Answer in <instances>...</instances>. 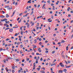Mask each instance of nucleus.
Segmentation results:
<instances>
[{"instance_id": "obj_1", "label": "nucleus", "mask_w": 73, "mask_h": 73, "mask_svg": "<svg viewBox=\"0 0 73 73\" xmlns=\"http://www.w3.org/2000/svg\"><path fill=\"white\" fill-rule=\"evenodd\" d=\"M46 5V4H44V5L43 6H42V9H46V8H45V5Z\"/></svg>"}, {"instance_id": "obj_2", "label": "nucleus", "mask_w": 73, "mask_h": 73, "mask_svg": "<svg viewBox=\"0 0 73 73\" xmlns=\"http://www.w3.org/2000/svg\"><path fill=\"white\" fill-rule=\"evenodd\" d=\"M15 12H16V11H14L12 15L11 16V17H12L13 16V15H15Z\"/></svg>"}, {"instance_id": "obj_3", "label": "nucleus", "mask_w": 73, "mask_h": 73, "mask_svg": "<svg viewBox=\"0 0 73 73\" xmlns=\"http://www.w3.org/2000/svg\"><path fill=\"white\" fill-rule=\"evenodd\" d=\"M38 51H39V52H41V49H40V48H38Z\"/></svg>"}, {"instance_id": "obj_4", "label": "nucleus", "mask_w": 73, "mask_h": 73, "mask_svg": "<svg viewBox=\"0 0 73 73\" xmlns=\"http://www.w3.org/2000/svg\"><path fill=\"white\" fill-rule=\"evenodd\" d=\"M9 31L10 32H12V31H13V29H12V28H11V29H10L9 30Z\"/></svg>"}, {"instance_id": "obj_5", "label": "nucleus", "mask_w": 73, "mask_h": 73, "mask_svg": "<svg viewBox=\"0 0 73 73\" xmlns=\"http://www.w3.org/2000/svg\"><path fill=\"white\" fill-rule=\"evenodd\" d=\"M6 17H7V18L8 17H9V15H8V14H7L6 15Z\"/></svg>"}, {"instance_id": "obj_6", "label": "nucleus", "mask_w": 73, "mask_h": 73, "mask_svg": "<svg viewBox=\"0 0 73 73\" xmlns=\"http://www.w3.org/2000/svg\"><path fill=\"white\" fill-rule=\"evenodd\" d=\"M31 0H30L29 1H28V3H32V2H31Z\"/></svg>"}, {"instance_id": "obj_7", "label": "nucleus", "mask_w": 73, "mask_h": 73, "mask_svg": "<svg viewBox=\"0 0 73 73\" xmlns=\"http://www.w3.org/2000/svg\"><path fill=\"white\" fill-rule=\"evenodd\" d=\"M40 72H41V73H45V71H43V70H41L40 71Z\"/></svg>"}, {"instance_id": "obj_8", "label": "nucleus", "mask_w": 73, "mask_h": 73, "mask_svg": "<svg viewBox=\"0 0 73 73\" xmlns=\"http://www.w3.org/2000/svg\"><path fill=\"white\" fill-rule=\"evenodd\" d=\"M54 53H55V50H54L52 52V54H53Z\"/></svg>"}, {"instance_id": "obj_9", "label": "nucleus", "mask_w": 73, "mask_h": 73, "mask_svg": "<svg viewBox=\"0 0 73 73\" xmlns=\"http://www.w3.org/2000/svg\"><path fill=\"white\" fill-rule=\"evenodd\" d=\"M63 71L64 72H66V69H64L63 70Z\"/></svg>"}, {"instance_id": "obj_10", "label": "nucleus", "mask_w": 73, "mask_h": 73, "mask_svg": "<svg viewBox=\"0 0 73 73\" xmlns=\"http://www.w3.org/2000/svg\"><path fill=\"white\" fill-rule=\"evenodd\" d=\"M9 45H8V46H11V45H12V46H13V44H8Z\"/></svg>"}, {"instance_id": "obj_11", "label": "nucleus", "mask_w": 73, "mask_h": 73, "mask_svg": "<svg viewBox=\"0 0 73 73\" xmlns=\"http://www.w3.org/2000/svg\"><path fill=\"white\" fill-rule=\"evenodd\" d=\"M1 18H3V17H5V16H1Z\"/></svg>"}, {"instance_id": "obj_12", "label": "nucleus", "mask_w": 73, "mask_h": 73, "mask_svg": "<svg viewBox=\"0 0 73 73\" xmlns=\"http://www.w3.org/2000/svg\"><path fill=\"white\" fill-rule=\"evenodd\" d=\"M7 9L8 10H10L11 9V8L10 7H8Z\"/></svg>"}, {"instance_id": "obj_13", "label": "nucleus", "mask_w": 73, "mask_h": 73, "mask_svg": "<svg viewBox=\"0 0 73 73\" xmlns=\"http://www.w3.org/2000/svg\"><path fill=\"white\" fill-rule=\"evenodd\" d=\"M65 42V41H64V40H62V41H61V42L62 43H63V42Z\"/></svg>"}, {"instance_id": "obj_14", "label": "nucleus", "mask_w": 73, "mask_h": 73, "mask_svg": "<svg viewBox=\"0 0 73 73\" xmlns=\"http://www.w3.org/2000/svg\"><path fill=\"white\" fill-rule=\"evenodd\" d=\"M33 11H32L31 13H30V15H32L33 14Z\"/></svg>"}, {"instance_id": "obj_15", "label": "nucleus", "mask_w": 73, "mask_h": 73, "mask_svg": "<svg viewBox=\"0 0 73 73\" xmlns=\"http://www.w3.org/2000/svg\"><path fill=\"white\" fill-rule=\"evenodd\" d=\"M52 7H53V10H55V9L54 8H55V7H54V6H53Z\"/></svg>"}, {"instance_id": "obj_16", "label": "nucleus", "mask_w": 73, "mask_h": 73, "mask_svg": "<svg viewBox=\"0 0 73 73\" xmlns=\"http://www.w3.org/2000/svg\"><path fill=\"white\" fill-rule=\"evenodd\" d=\"M21 35H23V31H21Z\"/></svg>"}, {"instance_id": "obj_17", "label": "nucleus", "mask_w": 73, "mask_h": 73, "mask_svg": "<svg viewBox=\"0 0 73 73\" xmlns=\"http://www.w3.org/2000/svg\"><path fill=\"white\" fill-rule=\"evenodd\" d=\"M33 65H34V66H36V64L35 63V62H34V63Z\"/></svg>"}, {"instance_id": "obj_18", "label": "nucleus", "mask_w": 73, "mask_h": 73, "mask_svg": "<svg viewBox=\"0 0 73 73\" xmlns=\"http://www.w3.org/2000/svg\"><path fill=\"white\" fill-rule=\"evenodd\" d=\"M16 61L17 62L19 61V59H17L16 60Z\"/></svg>"}, {"instance_id": "obj_19", "label": "nucleus", "mask_w": 73, "mask_h": 73, "mask_svg": "<svg viewBox=\"0 0 73 73\" xmlns=\"http://www.w3.org/2000/svg\"><path fill=\"white\" fill-rule=\"evenodd\" d=\"M3 21H7V19H3Z\"/></svg>"}, {"instance_id": "obj_20", "label": "nucleus", "mask_w": 73, "mask_h": 73, "mask_svg": "<svg viewBox=\"0 0 73 73\" xmlns=\"http://www.w3.org/2000/svg\"><path fill=\"white\" fill-rule=\"evenodd\" d=\"M10 29V28H7L5 30V31H6V30H8V29Z\"/></svg>"}, {"instance_id": "obj_21", "label": "nucleus", "mask_w": 73, "mask_h": 73, "mask_svg": "<svg viewBox=\"0 0 73 73\" xmlns=\"http://www.w3.org/2000/svg\"><path fill=\"white\" fill-rule=\"evenodd\" d=\"M21 19H20V20L18 21V23H20V22H21Z\"/></svg>"}, {"instance_id": "obj_22", "label": "nucleus", "mask_w": 73, "mask_h": 73, "mask_svg": "<svg viewBox=\"0 0 73 73\" xmlns=\"http://www.w3.org/2000/svg\"><path fill=\"white\" fill-rule=\"evenodd\" d=\"M66 50H68V46H67L66 48Z\"/></svg>"}, {"instance_id": "obj_23", "label": "nucleus", "mask_w": 73, "mask_h": 73, "mask_svg": "<svg viewBox=\"0 0 73 73\" xmlns=\"http://www.w3.org/2000/svg\"><path fill=\"white\" fill-rule=\"evenodd\" d=\"M12 68L13 70L15 69V66L12 67Z\"/></svg>"}, {"instance_id": "obj_24", "label": "nucleus", "mask_w": 73, "mask_h": 73, "mask_svg": "<svg viewBox=\"0 0 73 73\" xmlns=\"http://www.w3.org/2000/svg\"><path fill=\"white\" fill-rule=\"evenodd\" d=\"M27 27H28V28H29V24H28L27 25Z\"/></svg>"}, {"instance_id": "obj_25", "label": "nucleus", "mask_w": 73, "mask_h": 73, "mask_svg": "<svg viewBox=\"0 0 73 73\" xmlns=\"http://www.w3.org/2000/svg\"><path fill=\"white\" fill-rule=\"evenodd\" d=\"M73 38V35H72V36H71V39H72V38Z\"/></svg>"}, {"instance_id": "obj_26", "label": "nucleus", "mask_w": 73, "mask_h": 73, "mask_svg": "<svg viewBox=\"0 0 73 73\" xmlns=\"http://www.w3.org/2000/svg\"><path fill=\"white\" fill-rule=\"evenodd\" d=\"M60 66H61L62 65V63H60Z\"/></svg>"}, {"instance_id": "obj_27", "label": "nucleus", "mask_w": 73, "mask_h": 73, "mask_svg": "<svg viewBox=\"0 0 73 73\" xmlns=\"http://www.w3.org/2000/svg\"><path fill=\"white\" fill-rule=\"evenodd\" d=\"M48 50H46V51H45V53H48Z\"/></svg>"}, {"instance_id": "obj_28", "label": "nucleus", "mask_w": 73, "mask_h": 73, "mask_svg": "<svg viewBox=\"0 0 73 73\" xmlns=\"http://www.w3.org/2000/svg\"><path fill=\"white\" fill-rule=\"evenodd\" d=\"M21 48H23V44H21Z\"/></svg>"}, {"instance_id": "obj_29", "label": "nucleus", "mask_w": 73, "mask_h": 73, "mask_svg": "<svg viewBox=\"0 0 73 73\" xmlns=\"http://www.w3.org/2000/svg\"><path fill=\"white\" fill-rule=\"evenodd\" d=\"M38 69V70H40V68H37V70Z\"/></svg>"}, {"instance_id": "obj_30", "label": "nucleus", "mask_w": 73, "mask_h": 73, "mask_svg": "<svg viewBox=\"0 0 73 73\" xmlns=\"http://www.w3.org/2000/svg\"><path fill=\"white\" fill-rule=\"evenodd\" d=\"M2 12L3 13V14H4V13H5V12H4V11H2Z\"/></svg>"}, {"instance_id": "obj_31", "label": "nucleus", "mask_w": 73, "mask_h": 73, "mask_svg": "<svg viewBox=\"0 0 73 73\" xmlns=\"http://www.w3.org/2000/svg\"><path fill=\"white\" fill-rule=\"evenodd\" d=\"M18 28V26H17V27H13V28Z\"/></svg>"}, {"instance_id": "obj_32", "label": "nucleus", "mask_w": 73, "mask_h": 73, "mask_svg": "<svg viewBox=\"0 0 73 73\" xmlns=\"http://www.w3.org/2000/svg\"><path fill=\"white\" fill-rule=\"evenodd\" d=\"M15 36H17V33H16L15 35Z\"/></svg>"}, {"instance_id": "obj_33", "label": "nucleus", "mask_w": 73, "mask_h": 73, "mask_svg": "<svg viewBox=\"0 0 73 73\" xmlns=\"http://www.w3.org/2000/svg\"><path fill=\"white\" fill-rule=\"evenodd\" d=\"M36 55H40V54H38V52H37L36 53Z\"/></svg>"}, {"instance_id": "obj_34", "label": "nucleus", "mask_w": 73, "mask_h": 73, "mask_svg": "<svg viewBox=\"0 0 73 73\" xmlns=\"http://www.w3.org/2000/svg\"><path fill=\"white\" fill-rule=\"evenodd\" d=\"M73 23V20H72L70 22V23Z\"/></svg>"}, {"instance_id": "obj_35", "label": "nucleus", "mask_w": 73, "mask_h": 73, "mask_svg": "<svg viewBox=\"0 0 73 73\" xmlns=\"http://www.w3.org/2000/svg\"><path fill=\"white\" fill-rule=\"evenodd\" d=\"M61 66H62V67H64V65L63 64H62Z\"/></svg>"}, {"instance_id": "obj_36", "label": "nucleus", "mask_w": 73, "mask_h": 73, "mask_svg": "<svg viewBox=\"0 0 73 73\" xmlns=\"http://www.w3.org/2000/svg\"><path fill=\"white\" fill-rule=\"evenodd\" d=\"M52 13H53V12H52V11H50V13L51 14H52Z\"/></svg>"}, {"instance_id": "obj_37", "label": "nucleus", "mask_w": 73, "mask_h": 73, "mask_svg": "<svg viewBox=\"0 0 73 73\" xmlns=\"http://www.w3.org/2000/svg\"><path fill=\"white\" fill-rule=\"evenodd\" d=\"M40 5H38V6H37L38 8H39V7H40Z\"/></svg>"}, {"instance_id": "obj_38", "label": "nucleus", "mask_w": 73, "mask_h": 73, "mask_svg": "<svg viewBox=\"0 0 73 73\" xmlns=\"http://www.w3.org/2000/svg\"><path fill=\"white\" fill-rule=\"evenodd\" d=\"M25 61V60H24V59H23L22 60V62H24Z\"/></svg>"}, {"instance_id": "obj_39", "label": "nucleus", "mask_w": 73, "mask_h": 73, "mask_svg": "<svg viewBox=\"0 0 73 73\" xmlns=\"http://www.w3.org/2000/svg\"><path fill=\"white\" fill-rule=\"evenodd\" d=\"M6 61H5V59H4V60H3V62H5H5H6Z\"/></svg>"}, {"instance_id": "obj_40", "label": "nucleus", "mask_w": 73, "mask_h": 73, "mask_svg": "<svg viewBox=\"0 0 73 73\" xmlns=\"http://www.w3.org/2000/svg\"><path fill=\"white\" fill-rule=\"evenodd\" d=\"M37 48V47L36 46H34V48H33V49H34V48Z\"/></svg>"}, {"instance_id": "obj_41", "label": "nucleus", "mask_w": 73, "mask_h": 73, "mask_svg": "<svg viewBox=\"0 0 73 73\" xmlns=\"http://www.w3.org/2000/svg\"><path fill=\"white\" fill-rule=\"evenodd\" d=\"M18 72H19V73H20V72H21V70H19L18 71Z\"/></svg>"}, {"instance_id": "obj_42", "label": "nucleus", "mask_w": 73, "mask_h": 73, "mask_svg": "<svg viewBox=\"0 0 73 73\" xmlns=\"http://www.w3.org/2000/svg\"><path fill=\"white\" fill-rule=\"evenodd\" d=\"M40 61H42V58H41L40 59Z\"/></svg>"}, {"instance_id": "obj_43", "label": "nucleus", "mask_w": 73, "mask_h": 73, "mask_svg": "<svg viewBox=\"0 0 73 73\" xmlns=\"http://www.w3.org/2000/svg\"><path fill=\"white\" fill-rule=\"evenodd\" d=\"M55 41H58V39H56L55 40Z\"/></svg>"}, {"instance_id": "obj_44", "label": "nucleus", "mask_w": 73, "mask_h": 73, "mask_svg": "<svg viewBox=\"0 0 73 73\" xmlns=\"http://www.w3.org/2000/svg\"><path fill=\"white\" fill-rule=\"evenodd\" d=\"M29 8V7H28V6H27V7H26L27 9H28Z\"/></svg>"}, {"instance_id": "obj_45", "label": "nucleus", "mask_w": 73, "mask_h": 73, "mask_svg": "<svg viewBox=\"0 0 73 73\" xmlns=\"http://www.w3.org/2000/svg\"><path fill=\"white\" fill-rule=\"evenodd\" d=\"M10 27H11L12 26V24H10Z\"/></svg>"}, {"instance_id": "obj_46", "label": "nucleus", "mask_w": 73, "mask_h": 73, "mask_svg": "<svg viewBox=\"0 0 73 73\" xmlns=\"http://www.w3.org/2000/svg\"><path fill=\"white\" fill-rule=\"evenodd\" d=\"M15 5H17V2H16L15 3Z\"/></svg>"}, {"instance_id": "obj_47", "label": "nucleus", "mask_w": 73, "mask_h": 73, "mask_svg": "<svg viewBox=\"0 0 73 73\" xmlns=\"http://www.w3.org/2000/svg\"><path fill=\"white\" fill-rule=\"evenodd\" d=\"M32 25H31V26H33V25H34V23H32Z\"/></svg>"}, {"instance_id": "obj_48", "label": "nucleus", "mask_w": 73, "mask_h": 73, "mask_svg": "<svg viewBox=\"0 0 73 73\" xmlns=\"http://www.w3.org/2000/svg\"><path fill=\"white\" fill-rule=\"evenodd\" d=\"M34 6L35 7H37V6H36V4H35L34 5Z\"/></svg>"}, {"instance_id": "obj_49", "label": "nucleus", "mask_w": 73, "mask_h": 73, "mask_svg": "<svg viewBox=\"0 0 73 73\" xmlns=\"http://www.w3.org/2000/svg\"><path fill=\"white\" fill-rule=\"evenodd\" d=\"M57 44H61V42H59Z\"/></svg>"}, {"instance_id": "obj_50", "label": "nucleus", "mask_w": 73, "mask_h": 73, "mask_svg": "<svg viewBox=\"0 0 73 73\" xmlns=\"http://www.w3.org/2000/svg\"><path fill=\"white\" fill-rule=\"evenodd\" d=\"M51 19H50V18L48 19V21H50V20Z\"/></svg>"}, {"instance_id": "obj_51", "label": "nucleus", "mask_w": 73, "mask_h": 73, "mask_svg": "<svg viewBox=\"0 0 73 73\" xmlns=\"http://www.w3.org/2000/svg\"><path fill=\"white\" fill-rule=\"evenodd\" d=\"M17 45H19V44H20V42H18L17 43Z\"/></svg>"}, {"instance_id": "obj_52", "label": "nucleus", "mask_w": 73, "mask_h": 73, "mask_svg": "<svg viewBox=\"0 0 73 73\" xmlns=\"http://www.w3.org/2000/svg\"><path fill=\"white\" fill-rule=\"evenodd\" d=\"M29 58H28L27 59V61H29Z\"/></svg>"}, {"instance_id": "obj_53", "label": "nucleus", "mask_w": 73, "mask_h": 73, "mask_svg": "<svg viewBox=\"0 0 73 73\" xmlns=\"http://www.w3.org/2000/svg\"><path fill=\"white\" fill-rule=\"evenodd\" d=\"M3 48L0 49V52H1V50H3Z\"/></svg>"}, {"instance_id": "obj_54", "label": "nucleus", "mask_w": 73, "mask_h": 73, "mask_svg": "<svg viewBox=\"0 0 73 73\" xmlns=\"http://www.w3.org/2000/svg\"><path fill=\"white\" fill-rule=\"evenodd\" d=\"M53 44H54V45H56V44L55 43V42H53Z\"/></svg>"}, {"instance_id": "obj_55", "label": "nucleus", "mask_w": 73, "mask_h": 73, "mask_svg": "<svg viewBox=\"0 0 73 73\" xmlns=\"http://www.w3.org/2000/svg\"><path fill=\"white\" fill-rule=\"evenodd\" d=\"M55 21H59V20L57 19H56V20H55Z\"/></svg>"}, {"instance_id": "obj_56", "label": "nucleus", "mask_w": 73, "mask_h": 73, "mask_svg": "<svg viewBox=\"0 0 73 73\" xmlns=\"http://www.w3.org/2000/svg\"><path fill=\"white\" fill-rule=\"evenodd\" d=\"M53 36H56V34H54L53 35Z\"/></svg>"}, {"instance_id": "obj_57", "label": "nucleus", "mask_w": 73, "mask_h": 73, "mask_svg": "<svg viewBox=\"0 0 73 73\" xmlns=\"http://www.w3.org/2000/svg\"><path fill=\"white\" fill-rule=\"evenodd\" d=\"M62 56L63 57H64V55H63V54H62Z\"/></svg>"}, {"instance_id": "obj_58", "label": "nucleus", "mask_w": 73, "mask_h": 73, "mask_svg": "<svg viewBox=\"0 0 73 73\" xmlns=\"http://www.w3.org/2000/svg\"><path fill=\"white\" fill-rule=\"evenodd\" d=\"M38 28H39V27H38L36 28V29H38Z\"/></svg>"}, {"instance_id": "obj_59", "label": "nucleus", "mask_w": 73, "mask_h": 73, "mask_svg": "<svg viewBox=\"0 0 73 73\" xmlns=\"http://www.w3.org/2000/svg\"><path fill=\"white\" fill-rule=\"evenodd\" d=\"M68 17H70V16H71L69 14L68 15Z\"/></svg>"}, {"instance_id": "obj_60", "label": "nucleus", "mask_w": 73, "mask_h": 73, "mask_svg": "<svg viewBox=\"0 0 73 73\" xmlns=\"http://www.w3.org/2000/svg\"><path fill=\"white\" fill-rule=\"evenodd\" d=\"M45 43H47V42H48V41H47V40H46V41H45Z\"/></svg>"}, {"instance_id": "obj_61", "label": "nucleus", "mask_w": 73, "mask_h": 73, "mask_svg": "<svg viewBox=\"0 0 73 73\" xmlns=\"http://www.w3.org/2000/svg\"><path fill=\"white\" fill-rule=\"evenodd\" d=\"M42 17V16H41L39 17V18H41Z\"/></svg>"}, {"instance_id": "obj_62", "label": "nucleus", "mask_w": 73, "mask_h": 73, "mask_svg": "<svg viewBox=\"0 0 73 73\" xmlns=\"http://www.w3.org/2000/svg\"><path fill=\"white\" fill-rule=\"evenodd\" d=\"M73 49V46H72V47L71 48H70V49Z\"/></svg>"}, {"instance_id": "obj_63", "label": "nucleus", "mask_w": 73, "mask_h": 73, "mask_svg": "<svg viewBox=\"0 0 73 73\" xmlns=\"http://www.w3.org/2000/svg\"><path fill=\"white\" fill-rule=\"evenodd\" d=\"M58 72H59V73H61V70H59Z\"/></svg>"}, {"instance_id": "obj_64", "label": "nucleus", "mask_w": 73, "mask_h": 73, "mask_svg": "<svg viewBox=\"0 0 73 73\" xmlns=\"http://www.w3.org/2000/svg\"><path fill=\"white\" fill-rule=\"evenodd\" d=\"M71 13H73V11H70Z\"/></svg>"}]
</instances>
